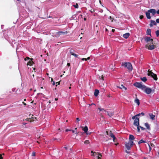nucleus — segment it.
Wrapping results in <instances>:
<instances>
[{
    "label": "nucleus",
    "mask_w": 159,
    "mask_h": 159,
    "mask_svg": "<svg viewBox=\"0 0 159 159\" xmlns=\"http://www.w3.org/2000/svg\"><path fill=\"white\" fill-rule=\"evenodd\" d=\"M122 66L126 67L128 69L130 70H132V65L130 62L123 63L122 64Z\"/></svg>",
    "instance_id": "nucleus-1"
},
{
    "label": "nucleus",
    "mask_w": 159,
    "mask_h": 159,
    "mask_svg": "<svg viewBox=\"0 0 159 159\" xmlns=\"http://www.w3.org/2000/svg\"><path fill=\"white\" fill-rule=\"evenodd\" d=\"M134 85L136 86V87H137L139 88H141L142 89L145 88V86L143 85V83L142 82H136L134 84Z\"/></svg>",
    "instance_id": "nucleus-2"
},
{
    "label": "nucleus",
    "mask_w": 159,
    "mask_h": 159,
    "mask_svg": "<svg viewBox=\"0 0 159 159\" xmlns=\"http://www.w3.org/2000/svg\"><path fill=\"white\" fill-rule=\"evenodd\" d=\"M134 144V143L133 141H129L128 143H126L125 144V146L126 148L128 150L130 149V148L132 147Z\"/></svg>",
    "instance_id": "nucleus-3"
},
{
    "label": "nucleus",
    "mask_w": 159,
    "mask_h": 159,
    "mask_svg": "<svg viewBox=\"0 0 159 159\" xmlns=\"http://www.w3.org/2000/svg\"><path fill=\"white\" fill-rule=\"evenodd\" d=\"M148 75L149 76H152V77L153 78L154 80H157V75L153 73L151 71H150L149 70H148Z\"/></svg>",
    "instance_id": "nucleus-4"
},
{
    "label": "nucleus",
    "mask_w": 159,
    "mask_h": 159,
    "mask_svg": "<svg viewBox=\"0 0 159 159\" xmlns=\"http://www.w3.org/2000/svg\"><path fill=\"white\" fill-rule=\"evenodd\" d=\"M145 48L149 50H152L155 48V45L152 44L147 43L145 45Z\"/></svg>",
    "instance_id": "nucleus-5"
},
{
    "label": "nucleus",
    "mask_w": 159,
    "mask_h": 159,
    "mask_svg": "<svg viewBox=\"0 0 159 159\" xmlns=\"http://www.w3.org/2000/svg\"><path fill=\"white\" fill-rule=\"evenodd\" d=\"M33 59H30L28 57H26V58H25L24 60L25 61L27 60H29L27 64V65H29L30 66H31L32 65V64L34 63L32 61Z\"/></svg>",
    "instance_id": "nucleus-6"
},
{
    "label": "nucleus",
    "mask_w": 159,
    "mask_h": 159,
    "mask_svg": "<svg viewBox=\"0 0 159 159\" xmlns=\"http://www.w3.org/2000/svg\"><path fill=\"white\" fill-rule=\"evenodd\" d=\"M145 41L147 43H151L152 44L153 43V40L152 39H151L150 38L148 37H146L145 38Z\"/></svg>",
    "instance_id": "nucleus-7"
},
{
    "label": "nucleus",
    "mask_w": 159,
    "mask_h": 159,
    "mask_svg": "<svg viewBox=\"0 0 159 159\" xmlns=\"http://www.w3.org/2000/svg\"><path fill=\"white\" fill-rule=\"evenodd\" d=\"M144 90V92L147 94H149L152 92V89L149 88H147L145 86V88L143 89Z\"/></svg>",
    "instance_id": "nucleus-8"
},
{
    "label": "nucleus",
    "mask_w": 159,
    "mask_h": 159,
    "mask_svg": "<svg viewBox=\"0 0 159 159\" xmlns=\"http://www.w3.org/2000/svg\"><path fill=\"white\" fill-rule=\"evenodd\" d=\"M134 125L138 126L139 125V118L137 117H136L135 118L134 122Z\"/></svg>",
    "instance_id": "nucleus-9"
},
{
    "label": "nucleus",
    "mask_w": 159,
    "mask_h": 159,
    "mask_svg": "<svg viewBox=\"0 0 159 159\" xmlns=\"http://www.w3.org/2000/svg\"><path fill=\"white\" fill-rule=\"evenodd\" d=\"M33 115H32V116L30 118H27L26 119V120L27 121H29L30 122H32L35 120V119H36L35 117H33Z\"/></svg>",
    "instance_id": "nucleus-10"
},
{
    "label": "nucleus",
    "mask_w": 159,
    "mask_h": 159,
    "mask_svg": "<svg viewBox=\"0 0 159 159\" xmlns=\"http://www.w3.org/2000/svg\"><path fill=\"white\" fill-rule=\"evenodd\" d=\"M148 11L151 13L153 16L155 15L156 13V11L155 9H151L148 10Z\"/></svg>",
    "instance_id": "nucleus-11"
},
{
    "label": "nucleus",
    "mask_w": 159,
    "mask_h": 159,
    "mask_svg": "<svg viewBox=\"0 0 159 159\" xmlns=\"http://www.w3.org/2000/svg\"><path fill=\"white\" fill-rule=\"evenodd\" d=\"M74 50L72 49H71L70 51V53L72 55L74 56L75 57H77L78 55L74 53Z\"/></svg>",
    "instance_id": "nucleus-12"
},
{
    "label": "nucleus",
    "mask_w": 159,
    "mask_h": 159,
    "mask_svg": "<svg viewBox=\"0 0 159 159\" xmlns=\"http://www.w3.org/2000/svg\"><path fill=\"white\" fill-rule=\"evenodd\" d=\"M146 15L147 19H150L151 18V17L150 16V13L148 11L147 12L145 13Z\"/></svg>",
    "instance_id": "nucleus-13"
},
{
    "label": "nucleus",
    "mask_w": 159,
    "mask_h": 159,
    "mask_svg": "<svg viewBox=\"0 0 159 159\" xmlns=\"http://www.w3.org/2000/svg\"><path fill=\"white\" fill-rule=\"evenodd\" d=\"M153 25H156L157 24L155 21L152 20H151V23L150 24V26L151 27H152Z\"/></svg>",
    "instance_id": "nucleus-14"
},
{
    "label": "nucleus",
    "mask_w": 159,
    "mask_h": 159,
    "mask_svg": "<svg viewBox=\"0 0 159 159\" xmlns=\"http://www.w3.org/2000/svg\"><path fill=\"white\" fill-rule=\"evenodd\" d=\"M129 33H127L123 34V37L125 39H127L129 37Z\"/></svg>",
    "instance_id": "nucleus-15"
},
{
    "label": "nucleus",
    "mask_w": 159,
    "mask_h": 159,
    "mask_svg": "<svg viewBox=\"0 0 159 159\" xmlns=\"http://www.w3.org/2000/svg\"><path fill=\"white\" fill-rule=\"evenodd\" d=\"M135 138L134 135L130 134L129 136V140L130 141H132V140H134Z\"/></svg>",
    "instance_id": "nucleus-16"
},
{
    "label": "nucleus",
    "mask_w": 159,
    "mask_h": 159,
    "mask_svg": "<svg viewBox=\"0 0 159 159\" xmlns=\"http://www.w3.org/2000/svg\"><path fill=\"white\" fill-rule=\"evenodd\" d=\"M110 136H111V138H113V140L114 142H115V139H116L115 136L113 134L111 133V131H110Z\"/></svg>",
    "instance_id": "nucleus-17"
},
{
    "label": "nucleus",
    "mask_w": 159,
    "mask_h": 159,
    "mask_svg": "<svg viewBox=\"0 0 159 159\" xmlns=\"http://www.w3.org/2000/svg\"><path fill=\"white\" fill-rule=\"evenodd\" d=\"M99 93V90L98 89H95L94 93V95L95 96H97L98 95Z\"/></svg>",
    "instance_id": "nucleus-18"
},
{
    "label": "nucleus",
    "mask_w": 159,
    "mask_h": 159,
    "mask_svg": "<svg viewBox=\"0 0 159 159\" xmlns=\"http://www.w3.org/2000/svg\"><path fill=\"white\" fill-rule=\"evenodd\" d=\"M117 87L121 89H124L125 90L127 89V88L122 84L120 86H117Z\"/></svg>",
    "instance_id": "nucleus-19"
},
{
    "label": "nucleus",
    "mask_w": 159,
    "mask_h": 159,
    "mask_svg": "<svg viewBox=\"0 0 159 159\" xmlns=\"http://www.w3.org/2000/svg\"><path fill=\"white\" fill-rule=\"evenodd\" d=\"M149 115L150 116V118L152 120L155 119V116L152 114H149Z\"/></svg>",
    "instance_id": "nucleus-20"
},
{
    "label": "nucleus",
    "mask_w": 159,
    "mask_h": 159,
    "mask_svg": "<svg viewBox=\"0 0 159 159\" xmlns=\"http://www.w3.org/2000/svg\"><path fill=\"white\" fill-rule=\"evenodd\" d=\"M106 113L110 117L112 116L113 115V112H112L109 113L108 111H107Z\"/></svg>",
    "instance_id": "nucleus-21"
},
{
    "label": "nucleus",
    "mask_w": 159,
    "mask_h": 159,
    "mask_svg": "<svg viewBox=\"0 0 159 159\" xmlns=\"http://www.w3.org/2000/svg\"><path fill=\"white\" fill-rule=\"evenodd\" d=\"M134 102L136 103L138 106H139L140 104L138 98H136L134 100Z\"/></svg>",
    "instance_id": "nucleus-22"
},
{
    "label": "nucleus",
    "mask_w": 159,
    "mask_h": 159,
    "mask_svg": "<svg viewBox=\"0 0 159 159\" xmlns=\"http://www.w3.org/2000/svg\"><path fill=\"white\" fill-rule=\"evenodd\" d=\"M83 130L84 131L85 133H86L88 130V127L87 126H85L83 129Z\"/></svg>",
    "instance_id": "nucleus-23"
},
{
    "label": "nucleus",
    "mask_w": 159,
    "mask_h": 159,
    "mask_svg": "<svg viewBox=\"0 0 159 159\" xmlns=\"http://www.w3.org/2000/svg\"><path fill=\"white\" fill-rule=\"evenodd\" d=\"M147 34L151 36V30L149 29H148L147 30Z\"/></svg>",
    "instance_id": "nucleus-24"
},
{
    "label": "nucleus",
    "mask_w": 159,
    "mask_h": 159,
    "mask_svg": "<svg viewBox=\"0 0 159 159\" xmlns=\"http://www.w3.org/2000/svg\"><path fill=\"white\" fill-rule=\"evenodd\" d=\"M98 109L100 111H105L106 113L107 111L105 110H104V109L102 108H101L100 107H98Z\"/></svg>",
    "instance_id": "nucleus-25"
},
{
    "label": "nucleus",
    "mask_w": 159,
    "mask_h": 159,
    "mask_svg": "<svg viewBox=\"0 0 159 159\" xmlns=\"http://www.w3.org/2000/svg\"><path fill=\"white\" fill-rule=\"evenodd\" d=\"M145 126L147 127V128L148 129H150V126L148 123H145Z\"/></svg>",
    "instance_id": "nucleus-26"
},
{
    "label": "nucleus",
    "mask_w": 159,
    "mask_h": 159,
    "mask_svg": "<svg viewBox=\"0 0 159 159\" xmlns=\"http://www.w3.org/2000/svg\"><path fill=\"white\" fill-rule=\"evenodd\" d=\"M141 80L143 82H145L147 80L146 77H143V78H141Z\"/></svg>",
    "instance_id": "nucleus-27"
},
{
    "label": "nucleus",
    "mask_w": 159,
    "mask_h": 159,
    "mask_svg": "<svg viewBox=\"0 0 159 159\" xmlns=\"http://www.w3.org/2000/svg\"><path fill=\"white\" fill-rule=\"evenodd\" d=\"M146 142L144 141L143 139H141L138 142V144H140L143 143H145Z\"/></svg>",
    "instance_id": "nucleus-28"
},
{
    "label": "nucleus",
    "mask_w": 159,
    "mask_h": 159,
    "mask_svg": "<svg viewBox=\"0 0 159 159\" xmlns=\"http://www.w3.org/2000/svg\"><path fill=\"white\" fill-rule=\"evenodd\" d=\"M73 6L76 8H78L79 7L77 3H76L75 5H74Z\"/></svg>",
    "instance_id": "nucleus-29"
},
{
    "label": "nucleus",
    "mask_w": 159,
    "mask_h": 159,
    "mask_svg": "<svg viewBox=\"0 0 159 159\" xmlns=\"http://www.w3.org/2000/svg\"><path fill=\"white\" fill-rule=\"evenodd\" d=\"M98 154V159H100L101 158L102 156V155L99 153H97Z\"/></svg>",
    "instance_id": "nucleus-30"
},
{
    "label": "nucleus",
    "mask_w": 159,
    "mask_h": 159,
    "mask_svg": "<svg viewBox=\"0 0 159 159\" xmlns=\"http://www.w3.org/2000/svg\"><path fill=\"white\" fill-rule=\"evenodd\" d=\"M148 145L149 146H151V147H154V145L153 144H152L151 143H150L149 144H148Z\"/></svg>",
    "instance_id": "nucleus-31"
},
{
    "label": "nucleus",
    "mask_w": 159,
    "mask_h": 159,
    "mask_svg": "<svg viewBox=\"0 0 159 159\" xmlns=\"http://www.w3.org/2000/svg\"><path fill=\"white\" fill-rule=\"evenodd\" d=\"M89 143V140H86L84 142V143L86 144H88Z\"/></svg>",
    "instance_id": "nucleus-32"
},
{
    "label": "nucleus",
    "mask_w": 159,
    "mask_h": 159,
    "mask_svg": "<svg viewBox=\"0 0 159 159\" xmlns=\"http://www.w3.org/2000/svg\"><path fill=\"white\" fill-rule=\"evenodd\" d=\"M156 35L157 37L159 36V30H158L156 31Z\"/></svg>",
    "instance_id": "nucleus-33"
},
{
    "label": "nucleus",
    "mask_w": 159,
    "mask_h": 159,
    "mask_svg": "<svg viewBox=\"0 0 159 159\" xmlns=\"http://www.w3.org/2000/svg\"><path fill=\"white\" fill-rule=\"evenodd\" d=\"M65 32H63L62 31H60L58 32V34L59 35H61V34H65Z\"/></svg>",
    "instance_id": "nucleus-34"
},
{
    "label": "nucleus",
    "mask_w": 159,
    "mask_h": 159,
    "mask_svg": "<svg viewBox=\"0 0 159 159\" xmlns=\"http://www.w3.org/2000/svg\"><path fill=\"white\" fill-rule=\"evenodd\" d=\"M73 133H75V134H77L78 133L76 131H75V130H71Z\"/></svg>",
    "instance_id": "nucleus-35"
},
{
    "label": "nucleus",
    "mask_w": 159,
    "mask_h": 159,
    "mask_svg": "<svg viewBox=\"0 0 159 159\" xmlns=\"http://www.w3.org/2000/svg\"><path fill=\"white\" fill-rule=\"evenodd\" d=\"M139 128H140V126H139V125L138 126H137V129H138V132H139L140 131V129H139Z\"/></svg>",
    "instance_id": "nucleus-36"
},
{
    "label": "nucleus",
    "mask_w": 159,
    "mask_h": 159,
    "mask_svg": "<svg viewBox=\"0 0 159 159\" xmlns=\"http://www.w3.org/2000/svg\"><path fill=\"white\" fill-rule=\"evenodd\" d=\"M32 156H35V152H33L32 154Z\"/></svg>",
    "instance_id": "nucleus-37"
},
{
    "label": "nucleus",
    "mask_w": 159,
    "mask_h": 159,
    "mask_svg": "<svg viewBox=\"0 0 159 159\" xmlns=\"http://www.w3.org/2000/svg\"><path fill=\"white\" fill-rule=\"evenodd\" d=\"M91 153H93V155L94 156H95V155H94V153H97L96 152H93V151H91Z\"/></svg>",
    "instance_id": "nucleus-38"
},
{
    "label": "nucleus",
    "mask_w": 159,
    "mask_h": 159,
    "mask_svg": "<svg viewBox=\"0 0 159 159\" xmlns=\"http://www.w3.org/2000/svg\"><path fill=\"white\" fill-rule=\"evenodd\" d=\"M139 18L141 19H142L143 18V15H141L140 16Z\"/></svg>",
    "instance_id": "nucleus-39"
},
{
    "label": "nucleus",
    "mask_w": 159,
    "mask_h": 159,
    "mask_svg": "<svg viewBox=\"0 0 159 159\" xmlns=\"http://www.w3.org/2000/svg\"><path fill=\"white\" fill-rule=\"evenodd\" d=\"M156 21L157 23H159V19H157L156 20Z\"/></svg>",
    "instance_id": "nucleus-40"
},
{
    "label": "nucleus",
    "mask_w": 159,
    "mask_h": 159,
    "mask_svg": "<svg viewBox=\"0 0 159 159\" xmlns=\"http://www.w3.org/2000/svg\"><path fill=\"white\" fill-rule=\"evenodd\" d=\"M140 128H141V129L142 130H144V129H145V128H143V127H141V126H140Z\"/></svg>",
    "instance_id": "nucleus-41"
},
{
    "label": "nucleus",
    "mask_w": 159,
    "mask_h": 159,
    "mask_svg": "<svg viewBox=\"0 0 159 159\" xmlns=\"http://www.w3.org/2000/svg\"><path fill=\"white\" fill-rule=\"evenodd\" d=\"M0 159H3V157H2V155L0 154Z\"/></svg>",
    "instance_id": "nucleus-42"
},
{
    "label": "nucleus",
    "mask_w": 159,
    "mask_h": 159,
    "mask_svg": "<svg viewBox=\"0 0 159 159\" xmlns=\"http://www.w3.org/2000/svg\"><path fill=\"white\" fill-rule=\"evenodd\" d=\"M82 60L83 61H84V60L87 61V59L86 58H83L82 59Z\"/></svg>",
    "instance_id": "nucleus-43"
},
{
    "label": "nucleus",
    "mask_w": 159,
    "mask_h": 159,
    "mask_svg": "<svg viewBox=\"0 0 159 159\" xmlns=\"http://www.w3.org/2000/svg\"><path fill=\"white\" fill-rule=\"evenodd\" d=\"M76 120H77L78 122L80 120V119L79 118H76Z\"/></svg>",
    "instance_id": "nucleus-44"
},
{
    "label": "nucleus",
    "mask_w": 159,
    "mask_h": 159,
    "mask_svg": "<svg viewBox=\"0 0 159 159\" xmlns=\"http://www.w3.org/2000/svg\"><path fill=\"white\" fill-rule=\"evenodd\" d=\"M140 114L142 116H143L144 115V113L143 112H142Z\"/></svg>",
    "instance_id": "nucleus-45"
},
{
    "label": "nucleus",
    "mask_w": 159,
    "mask_h": 159,
    "mask_svg": "<svg viewBox=\"0 0 159 159\" xmlns=\"http://www.w3.org/2000/svg\"><path fill=\"white\" fill-rule=\"evenodd\" d=\"M141 115V114L140 113H139V114H138L136 115H135V116H140V115Z\"/></svg>",
    "instance_id": "nucleus-46"
},
{
    "label": "nucleus",
    "mask_w": 159,
    "mask_h": 159,
    "mask_svg": "<svg viewBox=\"0 0 159 159\" xmlns=\"http://www.w3.org/2000/svg\"><path fill=\"white\" fill-rule=\"evenodd\" d=\"M136 116H134L133 117H132V119H135V118H136Z\"/></svg>",
    "instance_id": "nucleus-47"
},
{
    "label": "nucleus",
    "mask_w": 159,
    "mask_h": 159,
    "mask_svg": "<svg viewBox=\"0 0 159 159\" xmlns=\"http://www.w3.org/2000/svg\"><path fill=\"white\" fill-rule=\"evenodd\" d=\"M156 13L159 15V10H158L157 11H156Z\"/></svg>",
    "instance_id": "nucleus-48"
},
{
    "label": "nucleus",
    "mask_w": 159,
    "mask_h": 159,
    "mask_svg": "<svg viewBox=\"0 0 159 159\" xmlns=\"http://www.w3.org/2000/svg\"><path fill=\"white\" fill-rule=\"evenodd\" d=\"M71 130H69V129H66V132H68V131H71Z\"/></svg>",
    "instance_id": "nucleus-49"
},
{
    "label": "nucleus",
    "mask_w": 159,
    "mask_h": 159,
    "mask_svg": "<svg viewBox=\"0 0 159 159\" xmlns=\"http://www.w3.org/2000/svg\"><path fill=\"white\" fill-rule=\"evenodd\" d=\"M55 82L54 81H53V83H52V84L53 85H55Z\"/></svg>",
    "instance_id": "nucleus-50"
},
{
    "label": "nucleus",
    "mask_w": 159,
    "mask_h": 159,
    "mask_svg": "<svg viewBox=\"0 0 159 159\" xmlns=\"http://www.w3.org/2000/svg\"><path fill=\"white\" fill-rule=\"evenodd\" d=\"M67 65L68 66H70V63H67Z\"/></svg>",
    "instance_id": "nucleus-51"
},
{
    "label": "nucleus",
    "mask_w": 159,
    "mask_h": 159,
    "mask_svg": "<svg viewBox=\"0 0 159 159\" xmlns=\"http://www.w3.org/2000/svg\"><path fill=\"white\" fill-rule=\"evenodd\" d=\"M115 30L114 29H112V31L113 32H115Z\"/></svg>",
    "instance_id": "nucleus-52"
},
{
    "label": "nucleus",
    "mask_w": 159,
    "mask_h": 159,
    "mask_svg": "<svg viewBox=\"0 0 159 159\" xmlns=\"http://www.w3.org/2000/svg\"><path fill=\"white\" fill-rule=\"evenodd\" d=\"M109 19H110V20H111L112 19L111 17V16H109Z\"/></svg>",
    "instance_id": "nucleus-53"
},
{
    "label": "nucleus",
    "mask_w": 159,
    "mask_h": 159,
    "mask_svg": "<svg viewBox=\"0 0 159 159\" xmlns=\"http://www.w3.org/2000/svg\"><path fill=\"white\" fill-rule=\"evenodd\" d=\"M23 103L24 105H26V104L24 102H23Z\"/></svg>",
    "instance_id": "nucleus-54"
},
{
    "label": "nucleus",
    "mask_w": 159,
    "mask_h": 159,
    "mask_svg": "<svg viewBox=\"0 0 159 159\" xmlns=\"http://www.w3.org/2000/svg\"><path fill=\"white\" fill-rule=\"evenodd\" d=\"M101 79L103 80V76L102 75L101 76Z\"/></svg>",
    "instance_id": "nucleus-55"
},
{
    "label": "nucleus",
    "mask_w": 159,
    "mask_h": 159,
    "mask_svg": "<svg viewBox=\"0 0 159 159\" xmlns=\"http://www.w3.org/2000/svg\"><path fill=\"white\" fill-rule=\"evenodd\" d=\"M90 57H88L87 58H86V59H87V60H89V59H90Z\"/></svg>",
    "instance_id": "nucleus-56"
},
{
    "label": "nucleus",
    "mask_w": 159,
    "mask_h": 159,
    "mask_svg": "<svg viewBox=\"0 0 159 159\" xmlns=\"http://www.w3.org/2000/svg\"><path fill=\"white\" fill-rule=\"evenodd\" d=\"M51 81L52 82H53V79H52V78H51Z\"/></svg>",
    "instance_id": "nucleus-57"
},
{
    "label": "nucleus",
    "mask_w": 159,
    "mask_h": 159,
    "mask_svg": "<svg viewBox=\"0 0 159 159\" xmlns=\"http://www.w3.org/2000/svg\"><path fill=\"white\" fill-rule=\"evenodd\" d=\"M126 152H127V153H129V152H128V151H126Z\"/></svg>",
    "instance_id": "nucleus-58"
},
{
    "label": "nucleus",
    "mask_w": 159,
    "mask_h": 159,
    "mask_svg": "<svg viewBox=\"0 0 159 159\" xmlns=\"http://www.w3.org/2000/svg\"><path fill=\"white\" fill-rule=\"evenodd\" d=\"M64 148L66 149H67V147H64Z\"/></svg>",
    "instance_id": "nucleus-59"
},
{
    "label": "nucleus",
    "mask_w": 159,
    "mask_h": 159,
    "mask_svg": "<svg viewBox=\"0 0 159 159\" xmlns=\"http://www.w3.org/2000/svg\"><path fill=\"white\" fill-rule=\"evenodd\" d=\"M57 100H58V98H56L55 99V100H56V101H57Z\"/></svg>",
    "instance_id": "nucleus-60"
},
{
    "label": "nucleus",
    "mask_w": 159,
    "mask_h": 159,
    "mask_svg": "<svg viewBox=\"0 0 159 159\" xmlns=\"http://www.w3.org/2000/svg\"><path fill=\"white\" fill-rule=\"evenodd\" d=\"M150 150H151V146H149Z\"/></svg>",
    "instance_id": "nucleus-61"
},
{
    "label": "nucleus",
    "mask_w": 159,
    "mask_h": 159,
    "mask_svg": "<svg viewBox=\"0 0 159 159\" xmlns=\"http://www.w3.org/2000/svg\"><path fill=\"white\" fill-rule=\"evenodd\" d=\"M56 83H57L58 84H59V82H57Z\"/></svg>",
    "instance_id": "nucleus-62"
},
{
    "label": "nucleus",
    "mask_w": 159,
    "mask_h": 159,
    "mask_svg": "<svg viewBox=\"0 0 159 159\" xmlns=\"http://www.w3.org/2000/svg\"><path fill=\"white\" fill-rule=\"evenodd\" d=\"M143 159H147L146 158V157H144L143 158Z\"/></svg>",
    "instance_id": "nucleus-63"
},
{
    "label": "nucleus",
    "mask_w": 159,
    "mask_h": 159,
    "mask_svg": "<svg viewBox=\"0 0 159 159\" xmlns=\"http://www.w3.org/2000/svg\"><path fill=\"white\" fill-rule=\"evenodd\" d=\"M106 133H107V135H108V132H107V131H106Z\"/></svg>",
    "instance_id": "nucleus-64"
}]
</instances>
